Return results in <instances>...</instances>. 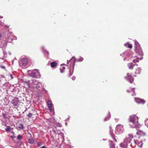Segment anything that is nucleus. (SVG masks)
Instances as JSON below:
<instances>
[{
	"label": "nucleus",
	"mask_w": 148,
	"mask_h": 148,
	"mask_svg": "<svg viewBox=\"0 0 148 148\" xmlns=\"http://www.w3.org/2000/svg\"><path fill=\"white\" fill-rule=\"evenodd\" d=\"M129 125L132 128H138L140 125L138 122V118L136 115H133L130 116Z\"/></svg>",
	"instance_id": "nucleus-1"
},
{
	"label": "nucleus",
	"mask_w": 148,
	"mask_h": 148,
	"mask_svg": "<svg viewBox=\"0 0 148 148\" xmlns=\"http://www.w3.org/2000/svg\"><path fill=\"white\" fill-rule=\"evenodd\" d=\"M124 130L123 125L119 124L116 126L115 132L116 134H120L122 133Z\"/></svg>",
	"instance_id": "nucleus-2"
},
{
	"label": "nucleus",
	"mask_w": 148,
	"mask_h": 148,
	"mask_svg": "<svg viewBox=\"0 0 148 148\" xmlns=\"http://www.w3.org/2000/svg\"><path fill=\"white\" fill-rule=\"evenodd\" d=\"M31 85L33 88L38 89L40 86H42V83L37 82L35 79H33L31 82Z\"/></svg>",
	"instance_id": "nucleus-3"
},
{
	"label": "nucleus",
	"mask_w": 148,
	"mask_h": 148,
	"mask_svg": "<svg viewBox=\"0 0 148 148\" xmlns=\"http://www.w3.org/2000/svg\"><path fill=\"white\" fill-rule=\"evenodd\" d=\"M30 76L32 77L37 78L40 77L41 75L38 70L35 69L32 71L30 74Z\"/></svg>",
	"instance_id": "nucleus-4"
},
{
	"label": "nucleus",
	"mask_w": 148,
	"mask_h": 148,
	"mask_svg": "<svg viewBox=\"0 0 148 148\" xmlns=\"http://www.w3.org/2000/svg\"><path fill=\"white\" fill-rule=\"evenodd\" d=\"M135 51L136 53L138 55L140 56V57L139 58L140 59H142L143 58V53L142 51V50L140 47L135 48Z\"/></svg>",
	"instance_id": "nucleus-5"
},
{
	"label": "nucleus",
	"mask_w": 148,
	"mask_h": 148,
	"mask_svg": "<svg viewBox=\"0 0 148 148\" xmlns=\"http://www.w3.org/2000/svg\"><path fill=\"white\" fill-rule=\"evenodd\" d=\"M125 78L130 83H132L134 81V79L131 74L128 73L127 75L125 77Z\"/></svg>",
	"instance_id": "nucleus-6"
},
{
	"label": "nucleus",
	"mask_w": 148,
	"mask_h": 148,
	"mask_svg": "<svg viewBox=\"0 0 148 148\" xmlns=\"http://www.w3.org/2000/svg\"><path fill=\"white\" fill-rule=\"evenodd\" d=\"M133 138L132 136L129 134L128 137H127L124 140L125 142L127 144L130 143L131 140Z\"/></svg>",
	"instance_id": "nucleus-7"
},
{
	"label": "nucleus",
	"mask_w": 148,
	"mask_h": 148,
	"mask_svg": "<svg viewBox=\"0 0 148 148\" xmlns=\"http://www.w3.org/2000/svg\"><path fill=\"white\" fill-rule=\"evenodd\" d=\"M75 59L74 58H72L70 60L67 61V64H70V65H75Z\"/></svg>",
	"instance_id": "nucleus-8"
},
{
	"label": "nucleus",
	"mask_w": 148,
	"mask_h": 148,
	"mask_svg": "<svg viewBox=\"0 0 148 148\" xmlns=\"http://www.w3.org/2000/svg\"><path fill=\"white\" fill-rule=\"evenodd\" d=\"M18 102L19 101L18 99L17 98H14L13 100H12V103L14 106H17Z\"/></svg>",
	"instance_id": "nucleus-9"
},
{
	"label": "nucleus",
	"mask_w": 148,
	"mask_h": 148,
	"mask_svg": "<svg viewBox=\"0 0 148 148\" xmlns=\"http://www.w3.org/2000/svg\"><path fill=\"white\" fill-rule=\"evenodd\" d=\"M109 128H110V134L112 138H113L114 140L116 141L117 142L116 140V138H115V136L114 134L113 133V130L112 129V128L111 126H110L109 127Z\"/></svg>",
	"instance_id": "nucleus-10"
},
{
	"label": "nucleus",
	"mask_w": 148,
	"mask_h": 148,
	"mask_svg": "<svg viewBox=\"0 0 148 148\" xmlns=\"http://www.w3.org/2000/svg\"><path fill=\"white\" fill-rule=\"evenodd\" d=\"M134 142L138 146L141 147L143 145V143L141 141H139L137 140H134Z\"/></svg>",
	"instance_id": "nucleus-11"
},
{
	"label": "nucleus",
	"mask_w": 148,
	"mask_h": 148,
	"mask_svg": "<svg viewBox=\"0 0 148 148\" xmlns=\"http://www.w3.org/2000/svg\"><path fill=\"white\" fill-rule=\"evenodd\" d=\"M135 101L137 103H142L143 104L145 103V101L142 99L139 98H135Z\"/></svg>",
	"instance_id": "nucleus-12"
},
{
	"label": "nucleus",
	"mask_w": 148,
	"mask_h": 148,
	"mask_svg": "<svg viewBox=\"0 0 148 148\" xmlns=\"http://www.w3.org/2000/svg\"><path fill=\"white\" fill-rule=\"evenodd\" d=\"M21 62L22 65H26L28 63V59L26 58H23L21 60Z\"/></svg>",
	"instance_id": "nucleus-13"
},
{
	"label": "nucleus",
	"mask_w": 148,
	"mask_h": 148,
	"mask_svg": "<svg viewBox=\"0 0 148 148\" xmlns=\"http://www.w3.org/2000/svg\"><path fill=\"white\" fill-rule=\"evenodd\" d=\"M120 146L122 148H126L127 146V144L124 141L123 143H121L120 144Z\"/></svg>",
	"instance_id": "nucleus-14"
},
{
	"label": "nucleus",
	"mask_w": 148,
	"mask_h": 148,
	"mask_svg": "<svg viewBox=\"0 0 148 148\" xmlns=\"http://www.w3.org/2000/svg\"><path fill=\"white\" fill-rule=\"evenodd\" d=\"M13 129V128L10 127L9 126H7L5 129L6 132H8L9 131H11V130Z\"/></svg>",
	"instance_id": "nucleus-15"
},
{
	"label": "nucleus",
	"mask_w": 148,
	"mask_h": 148,
	"mask_svg": "<svg viewBox=\"0 0 148 148\" xmlns=\"http://www.w3.org/2000/svg\"><path fill=\"white\" fill-rule=\"evenodd\" d=\"M110 143V148H115L114 144L112 142L111 140L109 141Z\"/></svg>",
	"instance_id": "nucleus-16"
},
{
	"label": "nucleus",
	"mask_w": 148,
	"mask_h": 148,
	"mask_svg": "<svg viewBox=\"0 0 148 148\" xmlns=\"http://www.w3.org/2000/svg\"><path fill=\"white\" fill-rule=\"evenodd\" d=\"M47 105L49 108H51L52 103L51 101L49 100L48 101H47Z\"/></svg>",
	"instance_id": "nucleus-17"
},
{
	"label": "nucleus",
	"mask_w": 148,
	"mask_h": 148,
	"mask_svg": "<svg viewBox=\"0 0 148 148\" xmlns=\"http://www.w3.org/2000/svg\"><path fill=\"white\" fill-rule=\"evenodd\" d=\"M65 69V67L64 66V65H61V67L60 68V70L61 73L64 72L63 70Z\"/></svg>",
	"instance_id": "nucleus-18"
},
{
	"label": "nucleus",
	"mask_w": 148,
	"mask_h": 148,
	"mask_svg": "<svg viewBox=\"0 0 148 148\" xmlns=\"http://www.w3.org/2000/svg\"><path fill=\"white\" fill-rule=\"evenodd\" d=\"M135 48L140 47V45L138 42L136 41L135 42Z\"/></svg>",
	"instance_id": "nucleus-19"
},
{
	"label": "nucleus",
	"mask_w": 148,
	"mask_h": 148,
	"mask_svg": "<svg viewBox=\"0 0 148 148\" xmlns=\"http://www.w3.org/2000/svg\"><path fill=\"white\" fill-rule=\"evenodd\" d=\"M17 127L19 129H23L24 128L23 125L22 124H19L18 125Z\"/></svg>",
	"instance_id": "nucleus-20"
},
{
	"label": "nucleus",
	"mask_w": 148,
	"mask_h": 148,
	"mask_svg": "<svg viewBox=\"0 0 148 148\" xmlns=\"http://www.w3.org/2000/svg\"><path fill=\"white\" fill-rule=\"evenodd\" d=\"M37 147H39L42 145V143L41 142H37Z\"/></svg>",
	"instance_id": "nucleus-21"
},
{
	"label": "nucleus",
	"mask_w": 148,
	"mask_h": 148,
	"mask_svg": "<svg viewBox=\"0 0 148 148\" xmlns=\"http://www.w3.org/2000/svg\"><path fill=\"white\" fill-rule=\"evenodd\" d=\"M29 143L31 144H33L34 142V140L32 138H30L28 140Z\"/></svg>",
	"instance_id": "nucleus-22"
},
{
	"label": "nucleus",
	"mask_w": 148,
	"mask_h": 148,
	"mask_svg": "<svg viewBox=\"0 0 148 148\" xmlns=\"http://www.w3.org/2000/svg\"><path fill=\"white\" fill-rule=\"evenodd\" d=\"M141 71V69L139 68L138 69H136L135 71V73H140Z\"/></svg>",
	"instance_id": "nucleus-23"
},
{
	"label": "nucleus",
	"mask_w": 148,
	"mask_h": 148,
	"mask_svg": "<svg viewBox=\"0 0 148 148\" xmlns=\"http://www.w3.org/2000/svg\"><path fill=\"white\" fill-rule=\"evenodd\" d=\"M145 125L148 127V119H146L145 120Z\"/></svg>",
	"instance_id": "nucleus-24"
},
{
	"label": "nucleus",
	"mask_w": 148,
	"mask_h": 148,
	"mask_svg": "<svg viewBox=\"0 0 148 148\" xmlns=\"http://www.w3.org/2000/svg\"><path fill=\"white\" fill-rule=\"evenodd\" d=\"M25 84L27 85L29 87L30 86V85L31 84V82L30 83L29 81L28 82H25Z\"/></svg>",
	"instance_id": "nucleus-25"
},
{
	"label": "nucleus",
	"mask_w": 148,
	"mask_h": 148,
	"mask_svg": "<svg viewBox=\"0 0 148 148\" xmlns=\"http://www.w3.org/2000/svg\"><path fill=\"white\" fill-rule=\"evenodd\" d=\"M139 60V58H136V59L133 60V62L135 63L136 62H138Z\"/></svg>",
	"instance_id": "nucleus-26"
},
{
	"label": "nucleus",
	"mask_w": 148,
	"mask_h": 148,
	"mask_svg": "<svg viewBox=\"0 0 148 148\" xmlns=\"http://www.w3.org/2000/svg\"><path fill=\"white\" fill-rule=\"evenodd\" d=\"M110 117V114H109V115L107 117H106L105 119H104L105 121H106L108 120L109 119Z\"/></svg>",
	"instance_id": "nucleus-27"
},
{
	"label": "nucleus",
	"mask_w": 148,
	"mask_h": 148,
	"mask_svg": "<svg viewBox=\"0 0 148 148\" xmlns=\"http://www.w3.org/2000/svg\"><path fill=\"white\" fill-rule=\"evenodd\" d=\"M58 63L56 61L53 62L51 63V65H57Z\"/></svg>",
	"instance_id": "nucleus-28"
},
{
	"label": "nucleus",
	"mask_w": 148,
	"mask_h": 148,
	"mask_svg": "<svg viewBox=\"0 0 148 148\" xmlns=\"http://www.w3.org/2000/svg\"><path fill=\"white\" fill-rule=\"evenodd\" d=\"M22 136L21 135H18L17 137V139L18 140H20L21 139Z\"/></svg>",
	"instance_id": "nucleus-29"
},
{
	"label": "nucleus",
	"mask_w": 148,
	"mask_h": 148,
	"mask_svg": "<svg viewBox=\"0 0 148 148\" xmlns=\"http://www.w3.org/2000/svg\"><path fill=\"white\" fill-rule=\"evenodd\" d=\"M134 65H128V67L129 69H132Z\"/></svg>",
	"instance_id": "nucleus-30"
},
{
	"label": "nucleus",
	"mask_w": 148,
	"mask_h": 148,
	"mask_svg": "<svg viewBox=\"0 0 148 148\" xmlns=\"http://www.w3.org/2000/svg\"><path fill=\"white\" fill-rule=\"evenodd\" d=\"M27 115L29 118H30L32 116V114L31 113H29Z\"/></svg>",
	"instance_id": "nucleus-31"
},
{
	"label": "nucleus",
	"mask_w": 148,
	"mask_h": 148,
	"mask_svg": "<svg viewBox=\"0 0 148 148\" xmlns=\"http://www.w3.org/2000/svg\"><path fill=\"white\" fill-rule=\"evenodd\" d=\"M127 47L129 48H132V45L131 44H129Z\"/></svg>",
	"instance_id": "nucleus-32"
},
{
	"label": "nucleus",
	"mask_w": 148,
	"mask_h": 148,
	"mask_svg": "<svg viewBox=\"0 0 148 148\" xmlns=\"http://www.w3.org/2000/svg\"><path fill=\"white\" fill-rule=\"evenodd\" d=\"M51 67L52 68H55L56 67L57 65H51Z\"/></svg>",
	"instance_id": "nucleus-33"
},
{
	"label": "nucleus",
	"mask_w": 148,
	"mask_h": 148,
	"mask_svg": "<svg viewBox=\"0 0 148 148\" xmlns=\"http://www.w3.org/2000/svg\"><path fill=\"white\" fill-rule=\"evenodd\" d=\"M1 68H2V69H4L5 70V66H3V65H1V66H0Z\"/></svg>",
	"instance_id": "nucleus-34"
},
{
	"label": "nucleus",
	"mask_w": 148,
	"mask_h": 148,
	"mask_svg": "<svg viewBox=\"0 0 148 148\" xmlns=\"http://www.w3.org/2000/svg\"><path fill=\"white\" fill-rule=\"evenodd\" d=\"M76 78V77L75 76H73L72 78V79L73 80H75V79Z\"/></svg>",
	"instance_id": "nucleus-35"
},
{
	"label": "nucleus",
	"mask_w": 148,
	"mask_h": 148,
	"mask_svg": "<svg viewBox=\"0 0 148 148\" xmlns=\"http://www.w3.org/2000/svg\"><path fill=\"white\" fill-rule=\"evenodd\" d=\"M10 132L11 133H12L14 135V132L12 130H11V131H10Z\"/></svg>",
	"instance_id": "nucleus-36"
},
{
	"label": "nucleus",
	"mask_w": 148,
	"mask_h": 148,
	"mask_svg": "<svg viewBox=\"0 0 148 148\" xmlns=\"http://www.w3.org/2000/svg\"><path fill=\"white\" fill-rule=\"evenodd\" d=\"M52 132H53V133L54 134H56V131L54 129H52Z\"/></svg>",
	"instance_id": "nucleus-37"
},
{
	"label": "nucleus",
	"mask_w": 148,
	"mask_h": 148,
	"mask_svg": "<svg viewBox=\"0 0 148 148\" xmlns=\"http://www.w3.org/2000/svg\"><path fill=\"white\" fill-rule=\"evenodd\" d=\"M71 70L70 69V71H70V76H71V75H72V73H71Z\"/></svg>",
	"instance_id": "nucleus-38"
},
{
	"label": "nucleus",
	"mask_w": 148,
	"mask_h": 148,
	"mask_svg": "<svg viewBox=\"0 0 148 148\" xmlns=\"http://www.w3.org/2000/svg\"><path fill=\"white\" fill-rule=\"evenodd\" d=\"M40 148H47V147H45V146H43L41 147H40Z\"/></svg>",
	"instance_id": "nucleus-39"
},
{
	"label": "nucleus",
	"mask_w": 148,
	"mask_h": 148,
	"mask_svg": "<svg viewBox=\"0 0 148 148\" xmlns=\"http://www.w3.org/2000/svg\"><path fill=\"white\" fill-rule=\"evenodd\" d=\"M49 108V109L50 111L52 112L53 111V110L51 108Z\"/></svg>",
	"instance_id": "nucleus-40"
},
{
	"label": "nucleus",
	"mask_w": 148,
	"mask_h": 148,
	"mask_svg": "<svg viewBox=\"0 0 148 148\" xmlns=\"http://www.w3.org/2000/svg\"><path fill=\"white\" fill-rule=\"evenodd\" d=\"M10 76L11 77V79H12L13 78V77L11 74H10Z\"/></svg>",
	"instance_id": "nucleus-41"
},
{
	"label": "nucleus",
	"mask_w": 148,
	"mask_h": 148,
	"mask_svg": "<svg viewBox=\"0 0 148 148\" xmlns=\"http://www.w3.org/2000/svg\"><path fill=\"white\" fill-rule=\"evenodd\" d=\"M132 96H135V94L134 92L133 94H132Z\"/></svg>",
	"instance_id": "nucleus-42"
},
{
	"label": "nucleus",
	"mask_w": 148,
	"mask_h": 148,
	"mask_svg": "<svg viewBox=\"0 0 148 148\" xmlns=\"http://www.w3.org/2000/svg\"><path fill=\"white\" fill-rule=\"evenodd\" d=\"M59 126L60 127H61L62 126V125L61 124H59Z\"/></svg>",
	"instance_id": "nucleus-43"
},
{
	"label": "nucleus",
	"mask_w": 148,
	"mask_h": 148,
	"mask_svg": "<svg viewBox=\"0 0 148 148\" xmlns=\"http://www.w3.org/2000/svg\"><path fill=\"white\" fill-rule=\"evenodd\" d=\"M51 138L52 139H53V138H53V136H51Z\"/></svg>",
	"instance_id": "nucleus-44"
},
{
	"label": "nucleus",
	"mask_w": 148,
	"mask_h": 148,
	"mask_svg": "<svg viewBox=\"0 0 148 148\" xmlns=\"http://www.w3.org/2000/svg\"><path fill=\"white\" fill-rule=\"evenodd\" d=\"M74 65H73L71 67L72 68H74Z\"/></svg>",
	"instance_id": "nucleus-45"
},
{
	"label": "nucleus",
	"mask_w": 148,
	"mask_h": 148,
	"mask_svg": "<svg viewBox=\"0 0 148 148\" xmlns=\"http://www.w3.org/2000/svg\"><path fill=\"white\" fill-rule=\"evenodd\" d=\"M127 92H130V91H129V90H127Z\"/></svg>",
	"instance_id": "nucleus-46"
},
{
	"label": "nucleus",
	"mask_w": 148,
	"mask_h": 148,
	"mask_svg": "<svg viewBox=\"0 0 148 148\" xmlns=\"http://www.w3.org/2000/svg\"><path fill=\"white\" fill-rule=\"evenodd\" d=\"M1 37V34H0V38Z\"/></svg>",
	"instance_id": "nucleus-47"
},
{
	"label": "nucleus",
	"mask_w": 148,
	"mask_h": 148,
	"mask_svg": "<svg viewBox=\"0 0 148 148\" xmlns=\"http://www.w3.org/2000/svg\"><path fill=\"white\" fill-rule=\"evenodd\" d=\"M54 127L57 129L56 127V126H54Z\"/></svg>",
	"instance_id": "nucleus-48"
},
{
	"label": "nucleus",
	"mask_w": 148,
	"mask_h": 148,
	"mask_svg": "<svg viewBox=\"0 0 148 148\" xmlns=\"http://www.w3.org/2000/svg\"><path fill=\"white\" fill-rule=\"evenodd\" d=\"M1 21L0 20V25L1 24Z\"/></svg>",
	"instance_id": "nucleus-49"
},
{
	"label": "nucleus",
	"mask_w": 148,
	"mask_h": 148,
	"mask_svg": "<svg viewBox=\"0 0 148 148\" xmlns=\"http://www.w3.org/2000/svg\"><path fill=\"white\" fill-rule=\"evenodd\" d=\"M46 52H47V53L48 54H49V52H48V51H46Z\"/></svg>",
	"instance_id": "nucleus-50"
},
{
	"label": "nucleus",
	"mask_w": 148,
	"mask_h": 148,
	"mask_svg": "<svg viewBox=\"0 0 148 148\" xmlns=\"http://www.w3.org/2000/svg\"><path fill=\"white\" fill-rule=\"evenodd\" d=\"M51 120H54V119H51Z\"/></svg>",
	"instance_id": "nucleus-51"
},
{
	"label": "nucleus",
	"mask_w": 148,
	"mask_h": 148,
	"mask_svg": "<svg viewBox=\"0 0 148 148\" xmlns=\"http://www.w3.org/2000/svg\"><path fill=\"white\" fill-rule=\"evenodd\" d=\"M51 122L52 123H53V121H51Z\"/></svg>",
	"instance_id": "nucleus-52"
},
{
	"label": "nucleus",
	"mask_w": 148,
	"mask_h": 148,
	"mask_svg": "<svg viewBox=\"0 0 148 148\" xmlns=\"http://www.w3.org/2000/svg\"><path fill=\"white\" fill-rule=\"evenodd\" d=\"M61 65H65V64H61Z\"/></svg>",
	"instance_id": "nucleus-53"
},
{
	"label": "nucleus",
	"mask_w": 148,
	"mask_h": 148,
	"mask_svg": "<svg viewBox=\"0 0 148 148\" xmlns=\"http://www.w3.org/2000/svg\"><path fill=\"white\" fill-rule=\"evenodd\" d=\"M67 123H65V124H66V125H67Z\"/></svg>",
	"instance_id": "nucleus-54"
},
{
	"label": "nucleus",
	"mask_w": 148,
	"mask_h": 148,
	"mask_svg": "<svg viewBox=\"0 0 148 148\" xmlns=\"http://www.w3.org/2000/svg\"><path fill=\"white\" fill-rule=\"evenodd\" d=\"M11 137H12V138H13V136H11Z\"/></svg>",
	"instance_id": "nucleus-55"
}]
</instances>
